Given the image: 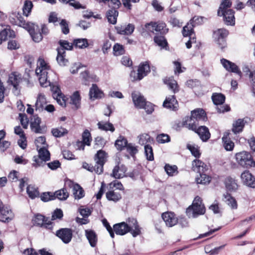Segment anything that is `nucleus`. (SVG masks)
<instances>
[{
    "label": "nucleus",
    "instance_id": "1",
    "mask_svg": "<svg viewBox=\"0 0 255 255\" xmlns=\"http://www.w3.org/2000/svg\"><path fill=\"white\" fill-rule=\"evenodd\" d=\"M113 230L118 235L123 236L130 232L133 237L140 234V228L136 219L128 218L126 222H121L114 225Z\"/></svg>",
    "mask_w": 255,
    "mask_h": 255
},
{
    "label": "nucleus",
    "instance_id": "2",
    "mask_svg": "<svg viewBox=\"0 0 255 255\" xmlns=\"http://www.w3.org/2000/svg\"><path fill=\"white\" fill-rule=\"evenodd\" d=\"M231 2L230 0H224L220 5L218 10V15L223 16L225 23L227 25H234L235 18L234 11L231 9Z\"/></svg>",
    "mask_w": 255,
    "mask_h": 255
},
{
    "label": "nucleus",
    "instance_id": "3",
    "mask_svg": "<svg viewBox=\"0 0 255 255\" xmlns=\"http://www.w3.org/2000/svg\"><path fill=\"white\" fill-rule=\"evenodd\" d=\"M50 70L49 66L42 58H39L35 73L38 77V80L40 85L43 87H47L50 85V82L47 80V74Z\"/></svg>",
    "mask_w": 255,
    "mask_h": 255
},
{
    "label": "nucleus",
    "instance_id": "4",
    "mask_svg": "<svg viewBox=\"0 0 255 255\" xmlns=\"http://www.w3.org/2000/svg\"><path fill=\"white\" fill-rule=\"evenodd\" d=\"M206 208L202 203V200L199 196H196L191 205L189 206L186 211L187 216L190 218H196L199 216L204 215Z\"/></svg>",
    "mask_w": 255,
    "mask_h": 255
},
{
    "label": "nucleus",
    "instance_id": "5",
    "mask_svg": "<svg viewBox=\"0 0 255 255\" xmlns=\"http://www.w3.org/2000/svg\"><path fill=\"white\" fill-rule=\"evenodd\" d=\"M237 162L241 166L245 168H250L255 166V162L252 158L251 155L247 151H242L236 154Z\"/></svg>",
    "mask_w": 255,
    "mask_h": 255
},
{
    "label": "nucleus",
    "instance_id": "6",
    "mask_svg": "<svg viewBox=\"0 0 255 255\" xmlns=\"http://www.w3.org/2000/svg\"><path fill=\"white\" fill-rule=\"evenodd\" d=\"M38 151V156H34L33 158V161L34 162L32 165L35 167L42 165L44 162L50 160V153L45 146H43Z\"/></svg>",
    "mask_w": 255,
    "mask_h": 255
},
{
    "label": "nucleus",
    "instance_id": "7",
    "mask_svg": "<svg viewBox=\"0 0 255 255\" xmlns=\"http://www.w3.org/2000/svg\"><path fill=\"white\" fill-rule=\"evenodd\" d=\"M228 34V31L224 28L218 29L214 32L213 37L219 47L222 49L226 46L225 38Z\"/></svg>",
    "mask_w": 255,
    "mask_h": 255
},
{
    "label": "nucleus",
    "instance_id": "8",
    "mask_svg": "<svg viewBox=\"0 0 255 255\" xmlns=\"http://www.w3.org/2000/svg\"><path fill=\"white\" fill-rule=\"evenodd\" d=\"M9 20L12 24L22 27L25 29L29 27V25H31V22H26L21 14L16 11L11 13Z\"/></svg>",
    "mask_w": 255,
    "mask_h": 255
},
{
    "label": "nucleus",
    "instance_id": "9",
    "mask_svg": "<svg viewBox=\"0 0 255 255\" xmlns=\"http://www.w3.org/2000/svg\"><path fill=\"white\" fill-rule=\"evenodd\" d=\"M14 218V214L9 207L3 205L0 200V221L8 222Z\"/></svg>",
    "mask_w": 255,
    "mask_h": 255
},
{
    "label": "nucleus",
    "instance_id": "10",
    "mask_svg": "<svg viewBox=\"0 0 255 255\" xmlns=\"http://www.w3.org/2000/svg\"><path fill=\"white\" fill-rule=\"evenodd\" d=\"M107 154L102 150H99L95 156V160L97 165V173L101 174L103 171V165L106 161Z\"/></svg>",
    "mask_w": 255,
    "mask_h": 255
},
{
    "label": "nucleus",
    "instance_id": "11",
    "mask_svg": "<svg viewBox=\"0 0 255 255\" xmlns=\"http://www.w3.org/2000/svg\"><path fill=\"white\" fill-rule=\"evenodd\" d=\"M21 82V75L16 73H11L9 75L8 83L11 84L13 87V92L15 95H17L19 94V84Z\"/></svg>",
    "mask_w": 255,
    "mask_h": 255
},
{
    "label": "nucleus",
    "instance_id": "12",
    "mask_svg": "<svg viewBox=\"0 0 255 255\" xmlns=\"http://www.w3.org/2000/svg\"><path fill=\"white\" fill-rule=\"evenodd\" d=\"M26 29L29 32L33 40L35 42H39L43 38L40 28L39 26L33 23H31V25Z\"/></svg>",
    "mask_w": 255,
    "mask_h": 255
},
{
    "label": "nucleus",
    "instance_id": "13",
    "mask_svg": "<svg viewBox=\"0 0 255 255\" xmlns=\"http://www.w3.org/2000/svg\"><path fill=\"white\" fill-rule=\"evenodd\" d=\"M162 218L166 226L172 227L178 223V219L175 214L171 212H166L162 214Z\"/></svg>",
    "mask_w": 255,
    "mask_h": 255
},
{
    "label": "nucleus",
    "instance_id": "14",
    "mask_svg": "<svg viewBox=\"0 0 255 255\" xmlns=\"http://www.w3.org/2000/svg\"><path fill=\"white\" fill-rule=\"evenodd\" d=\"M56 236L65 244L69 243L72 239L73 234L71 229L63 228L56 232Z\"/></svg>",
    "mask_w": 255,
    "mask_h": 255
},
{
    "label": "nucleus",
    "instance_id": "15",
    "mask_svg": "<svg viewBox=\"0 0 255 255\" xmlns=\"http://www.w3.org/2000/svg\"><path fill=\"white\" fill-rule=\"evenodd\" d=\"M66 184L72 189L73 194L75 199H80L84 196V191L82 188L78 184L71 180L66 182Z\"/></svg>",
    "mask_w": 255,
    "mask_h": 255
},
{
    "label": "nucleus",
    "instance_id": "16",
    "mask_svg": "<svg viewBox=\"0 0 255 255\" xmlns=\"http://www.w3.org/2000/svg\"><path fill=\"white\" fill-rule=\"evenodd\" d=\"M241 178L244 184L251 188H255V177L248 170L243 172Z\"/></svg>",
    "mask_w": 255,
    "mask_h": 255
},
{
    "label": "nucleus",
    "instance_id": "17",
    "mask_svg": "<svg viewBox=\"0 0 255 255\" xmlns=\"http://www.w3.org/2000/svg\"><path fill=\"white\" fill-rule=\"evenodd\" d=\"M221 62L223 67L228 71L235 73L238 74L240 77L242 76V73L238 67L234 63L225 59H221Z\"/></svg>",
    "mask_w": 255,
    "mask_h": 255
},
{
    "label": "nucleus",
    "instance_id": "18",
    "mask_svg": "<svg viewBox=\"0 0 255 255\" xmlns=\"http://www.w3.org/2000/svg\"><path fill=\"white\" fill-rule=\"evenodd\" d=\"M132 99L135 107L138 109H142L145 105V99L138 92L134 91L132 94Z\"/></svg>",
    "mask_w": 255,
    "mask_h": 255
},
{
    "label": "nucleus",
    "instance_id": "19",
    "mask_svg": "<svg viewBox=\"0 0 255 255\" xmlns=\"http://www.w3.org/2000/svg\"><path fill=\"white\" fill-rule=\"evenodd\" d=\"M163 107L171 110L176 111L178 109V104L174 95L167 97L163 103Z\"/></svg>",
    "mask_w": 255,
    "mask_h": 255
},
{
    "label": "nucleus",
    "instance_id": "20",
    "mask_svg": "<svg viewBox=\"0 0 255 255\" xmlns=\"http://www.w3.org/2000/svg\"><path fill=\"white\" fill-rule=\"evenodd\" d=\"M127 167L123 164H118L113 170L112 176L115 178L120 179L126 176Z\"/></svg>",
    "mask_w": 255,
    "mask_h": 255
},
{
    "label": "nucleus",
    "instance_id": "21",
    "mask_svg": "<svg viewBox=\"0 0 255 255\" xmlns=\"http://www.w3.org/2000/svg\"><path fill=\"white\" fill-rule=\"evenodd\" d=\"M199 136L203 141H207L210 137L211 134L209 129L205 126H200L194 130Z\"/></svg>",
    "mask_w": 255,
    "mask_h": 255
},
{
    "label": "nucleus",
    "instance_id": "22",
    "mask_svg": "<svg viewBox=\"0 0 255 255\" xmlns=\"http://www.w3.org/2000/svg\"><path fill=\"white\" fill-rule=\"evenodd\" d=\"M40 119L36 115L33 116L31 119L30 128L32 131L35 133H42L43 130L40 126Z\"/></svg>",
    "mask_w": 255,
    "mask_h": 255
},
{
    "label": "nucleus",
    "instance_id": "23",
    "mask_svg": "<svg viewBox=\"0 0 255 255\" xmlns=\"http://www.w3.org/2000/svg\"><path fill=\"white\" fill-rule=\"evenodd\" d=\"M192 169L197 173H204L208 169L207 166L202 161L195 159L192 162Z\"/></svg>",
    "mask_w": 255,
    "mask_h": 255
},
{
    "label": "nucleus",
    "instance_id": "24",
    "mask_svg": "<svg viewBox=\"0 0 255 255\" xmlns=\"http://www.w3.org/2000/svg\"><path fill=\"white\" fill-rule=\"evenodd\" d=\"M117 32L120 34L130 35L134 31V26L132 24L123 25L116 27Z\"/></svg>",
    "mask_w": 255,
    "mask_h": 255
},
{
    "label": "nucleus",
    "instance_id": "25",
    "mask_svg": "<svg viewBox=\"0 0 255 255\" xmlns=\"http://www.w3.org/2000/svg\"><path fill=\"white\" fill-rule=\"evenodd\" d=\"M0 44L5 40L7 37H13L15 34L14 31L11 30L9 26H5L3 29H0Z\"/></svg>",
    "mask_w": 255,
    "mask_h": 255
},
{
    "label": "nucleus",
    "instance_id": "26",
    "mask_svg": "<svg viewBox=\"0 0 255 255\" xmlns=\"http://www.w3.org/2000/svg\"><path fill=\"white\" fill-rule=\"evenodd\" d=\"M89 96L91 99L94 100L102 98L104 94L96 84H93L90 89Z\"/></svg>",
    "mask_w": 255,
    "mask_h": 255
},
{
    "label": "nucleus",
    "instance_id": "27",
    "mask_svg": "<svg viewBox=\"0 0 255 255\" xmlns=\"http://www.w3.org/2000/svg\"><path fill=\"white\" fill-rule=\"evenodd\" d=\"M33 222L35 225L41 227L43 226L48 229L51 228V222L46 223V221L45 220L44 217L41 215H36L33 219Z\"/></svg>",
    "mask_w": 255,
    "mask_h": 255
},
{
    "label": "nucleus",
    "instance_id": "28",
    "mask_svg": "<svg viewBox=\"0 0 255 255\" xmlns=\"http://www.w3.org/2000/svg\"><path fill=\"white\" fill-rule=\"evenodd\" d=\"M229 132H225L222 137L223 146L226 150L231 151L234 147V143L231 140Z\"/></svg>",
    "mask_w": 255,
    "mask_h": 255
},
{
    "label": "nucleus",
    "instance_id": "29",
    "mask_svg": "<svg viewBox=\"0 0 255 255\" xmlns=\"http://www.w3.org/2000/svg\"><path fill=\"white\" fill-rule=\"evenodd\" d=\"M85 236L91 246L95 247L97 245L98 241L97 236L95 232L92 230H86Z\"/></svg>",
    "mask_w": 255,
    "mask_h": 255
},
{
    "label": "nucleus",
    "instance_id": "30",
    "mask_svg": "<svg viewBox=\"0 0 255 255\" xmlns=\"http://www.w3.org/2000/svg\"><path fill=\"white\" fill-rule=\"evenodd\" d=\"M53 97L60 106L62 107H65L66 106L65 97L62 95L60 89L58 87L55 88L53 94Z\"/></svg>",
    "mask_w": 255,
    "mask_h": 255
},
{
    "label": "nucleus",
    "instance_id": "31",
    "mask_svg": "<svg viewBox=\"0 0 255 255\" xmlns=\"http://www.w3.org/2000/svg\"><path fill=\"white\" fill-rule=\"evenodd\" d=\"M138 71L139 74V79H142L144 77L146 76L150 71L148 62H145L141 63L138 66Z\"/></svg>",
    "mask_w": 255,
    "mask_h": 255
},
{
    "label": "nucleus",
    "instance_id": "32",
    "mask_svg": "<svg viewBox=\"0 0 255 255\" xmlns=\"http://www.w3.org/2000/svg\"><path fill=\"white\" fill-rule=\"evenodd\" d=\"M227 189L230 191H235L238 188L236 180L231 177H227L225 181Z\"/></svg>",
    "mask_w": 255,
    "mask_h": 255
},
{
    "label": "nucleus",
    "instance_id": "33",
    "mask_svg": "<svg viewBox=\"0 0 255 255\" xmlns=\"http://www.w3.org/2000/svg\"><path fill=\"white\" fill-rule=\"evenodd\" d=\"M192 117L196 121H204L206 119V116L205 111L203 109H197L191 112Z\"/></svg>",
    "mask_w": 255,
    "mask_h": 255
},
{
    "label": "nucleus",
    "instance_id": "34",
    "mask_svg": "<svg viewBox=\"0 0 255 255\" xmlns=\"http://www.w3.org/2000/svg\"><path fill=\"white\" fill-rule=\"evenodd\" d=\"M82 138L83 142H79L78 144H80L79 149H82L83 150L84 149V144L90 145V142L92 140L91 133L88 129L85 130L83 132L82 134Z\"/></svg>",
    "mask_w": 255,
    "mask_h": 255
},
{
    "label": "nucleus",
    "instance_id": "35",
    "mask_svg": "<svg viewBox=\"0 0 255 255\" xmlns=\"http://www.w3.org/2000/svg\"><path fill=\"white\" fill-rule=\"evenodd\" d=\"M138 143L142 145H150L153 142V139L147 133H142L138 136Z\"/></svg>",
    "mask_w": 255,
    "mask_h": 255
},
{
    "label": "nucleus",
    "instance_id": "36",
    "mask_svg": "<svg viewBox=\"0 0 255 255\" xmlns=\"http://www.w3.org/2000/svg\"><path fill=\"white\" fill-rule=\"evenodd\" d=\"M164 82L174 93H176L179 91L177 83L172 77L165 78L164 80Z\"/></svg>",
    "mask_w": 255,
    "mask_h": 255
},
{
    "label": "nucleus",
    "instance_id": "37",
    "mask_svg": "<svg viewBox=\"0 0 255 255\" xmlns=\"http://www.w3.org/2000/svg\"><path fill=\"white\" fill-rule=\"evenodd\" d=\"M194 25L192 23H188L186 25L183 27L182 30L183 35L185 36H189V38L192 39L193 40L195 39L194 34L193 32Z\"/></svg>",
    "mask_w": 255,
    "mask_h": 255
},
{
    "label": "nucleus",
    "instance_id": "38",
    "mask_svg": "<svg viewBox=\"0 0 255 255\" xmlns=\"http://www.w3.org/2000/svg\"><path fill=\"white\" fill-rule=\"evenodd\" d=\"M245 126V122L243 119H238L233 123L232 131L235 133H238L242 131Z\"/></svg>",
    "mask_w": 255,
    "mask_h": 255
},
{
    "label": "nucleus",
    "instance_id": "39",
    "mask_svg": "<svg viewBox=\"0 0 255 255\" xmlns=\"http://www.w3.org/2000/svg\"><path fill=\"white\" fill-rule=\"evenodd\" d=\"M46 100L45 96L43 94H39L35 104L36 110L41 111L46 105Z\"/></svg>",
    "mask_w": 255,
    "mask_h": 255
},
{
    "label": "nucleus",
    "instance_id": "40",
    "mask_svg": "<svg viewBox=\"0 0 255 255\" xmlns=\"http://www.w3.org/2000/svg\"><path fill=\"white\" fill-rule=\"evenodd\" d=\"M196 120L192 117V116L189 117H187L185 118V120L183 121V125L189 129L193 131L196 129Z\"/></svg>",
    "mask_w": 255,
    "mask_h": 255
},
{
    "label": "nucleus",
    "instance_id": "41",
    "mask_svg": "<svg viewBox=\"0 0 255 255\" xmlns=\"http://www.w3.org/2000/svg\"><path fill=\"white\" fill-rule=\"evenodd\" d=\"M118 16V12L116 9L113 8L110 9L107 12V17L108 21L113 24L116 23Z\"/></svg>",
    "mask_w": 255,
    "mask_h": 255
},
{
    "label": "nucleus",
    "instance_id": "42",
    "mask_svg": "<svg viewBox=\"0 0 255 255\" xmlns=\"http://www.w3.org/2000/svg\"><path fill=\"white\" fill-rule=\"evenodd\" d=\"M57 61L59 64L61 66H65L66 63L68 62L67 59L65 58V51L64 50L63 48H58L57 49Z\"/></svg>",
    "mask_w": 255,
    "mask_h": 255
},
{
    "label": "nucleus",
    "instance_id": "43",
    "mask_svg": "<svg viewBox=\"0 0 255 255\" xmlns=\"http://www.w3.org/2000/svg\"><path fill=\"white\" fill-rule=\"evenodd\" d=\"M81 98L78 91L75 92L71 96L70 104L73 105L76 110L79 108L80 106Z\"/></svg>",
    "mask_w": 255,
    "mask_h": 255
},
{
    "label": "nucleus",
    "instance_id": "44",
    "mask_svg": "<svg viewBox=\"0 0 255 255\" xmlns=\"http://www.w3.org/2000/svg\"><path fill=\"white\" fill-rule=\"evenodd\" d=\"M224 197L225 201L232 209L235 210L237 209L238 204L234 197H232L230 194L225 195Z\"/></svg>",
    "mask_w": 255,
    "mask_h": 255
},
{
    "label": "nucleus",
    "instance_id": "45",
    "mask_svg": "<svg viewBox=\"0 0 255 255\" xmlns=\"http://www.w3.org/2000/svg\"><path fill=\"white\" fill-rule=\"evenodd\" d=\"M164 170L167 174L169 176H173L178 173V168L176 165L166 164L164 166Z\"/></svg>",
    "mask_w": 255,
    "mask_h": 255
},
{
    "label": "nucleus",
    "instance_id": "46",
    "mask_svg": "<svg viewBox=\"0 0 255 255\" xmlns=\"http://www.w3.org/2000/svg\"><path fill=\"white\" fill-rule=\"evenodd\" d=\"M53 195L54 199L57 198L60 200H65L68 197L69 193L66 189L63 188L56 191Z\"/></svg>",
    "mask_w": 255,
    "mask_h": 255
},
{
    "label": "nucleus",
    "instance_id": "47",
    "mask_svg": "<svg viewBox=\"0 0 255 255\" xmlns=\"http://www.w3.org/2000/svg\"><path fill=\"white\" fill-rule=\"evenodd\" d=\"M212 101L215 105H222L225 100V97L224 95L220 93H215L212 95Z\"/></svg>",
    "mask_w": 255,
    "mask_h": 255
},
{
    "label": "nucleus",
    "instance_id": "48",
    "mask_svg": "<svg viewBox=\"0 0 255 255\" xmlns=\"http://www.w3.org/2000/svg\"><path fill=\"white\" fill-rule=\"evenodd\" d=\"M106 197L110 201L117 202L121 198L122 196L119 192H115L114 191H109L106 193Z\"/></svg>",
    "mask_w": 255,
    "mask_h": 255
},
{
    "label": "nucleus",
    "instance_id": "49",
    "mask_svg": "<svg viewBox=\"0 0 255 255\" xmlns=\"http://www.w3.org/2000/svg\"><path fill=\"white\" fill-rule=\"evenodd\" d=\"M27 193L29 197L31 199H34L39 196V193L37 188L33 185H29L26 188Z\"/></svg>",
    "mask_w": 255,
    "mask_h": 255
},
{
    "label": "nucleus",
    "instance_id": "50",
    "mask_svg": "<svg viewBox=\"0 0 255 255\" xmlns=\"http://www.w3.org/2000/svg\"><path fill=\"white\" fill-rule=\"evenodd\" d=\"M98 128L101 130L105 131L110 130L113 132L115 130V128L112 124L110 123H104L100 122L98 123Z\"/></svg>",
    "mask_w": 255,
    "mask_h": 255
},
{
    "label": "nucleus",
    "instance_id": "51",
    "mask_svg": "<svg viewBox=\"0 0 255 255\" xmlns=\"http://www.w3.org/2000/svg\"><path fill=\"white\" fill-rule=\"evenodd\" d=\"M197 184H206L210 182V177L203 173H200L199 176L196 178Z\"/></svg>",
    "mask_w": 255,
    "mask_h": 255
},
{
    "label": "nucleus",
    "instance_id": "52",
    "mask_svg": "<svg viewBox=\"0 0 255 255\" xmlns=\"http://www.w3.org/2000/svg\"><path fill=\"white\" fill-rule=\"evenodd\" d=\"M51 132L53 136L56 137H60L68 133V130L62 127H59L53 128Z\"/></svg>",
    "mask_w": 255,
    "mask_h": 255
},
{
    "label": "nucleus",
    "instance_id": "53",
    "mask_svg": "<svg viewBox=\"0 0 255 255\" xmlns=\"http://www.w3.org/2000/svg\"><path fill=\"white\" fill-rule=\"evenodd\" d=\"M81 77L82 79L83 82L85 85H88L90 82H92L96 78L94 75H90L87 71H84L81 73Z\"/></svg>",
    "mask_w": 255,
    "mask_h": 255
},
{
    "label": "nucleus",
    "instance_id": "54",
    "mask_svg": "<svg viewBox=\"0 0 255 255\" xmlns=\"http://www.w3.org/2000/svg\"><path fill=\"white\" fill-rule=\"evenodd\" d=\"M74 44L76 47L81 49L86 48L89 45L87 39L86 38L75 39L74 41Z\"/></svg>",
    "mask_w": 255,
    "mask_h": 255
},
{
    "label": "nucleus",
    "instance_id": "55",
    "mask_svg": "<svg viewBox=\"0 0 255 255\" xmlns=\"http://www.w3.org/2000/svg\"><path fill=\"white\" fill-rule=\"evenodd\" d=\"M127 140L124 137L120 136L116 141L115 146L118 150H122L127 145Z\"/></svg>",
    "mask_w": 255,
    "mask_h": 255
},
{
    "label": "nucleus",
    "instance_id": "56",
    "mask_svg": "<svg viewBox=\"0 0 255 255\" xmlns=\"http://www.w3.org/2000/svg\"><path fill=\"white\" fill-rule=\"evenodd\" d=\"M154 41L157 45L162 48L165 47L167 44V42L165 37L161 35L155 36L154 38Z\"/></svg>",
    "mask_w": 255,
    "mask_h": 255
},
{
    "label": "nucleus",
    "instance_id": "57",
    "mask_svg": "<svg viewBox=\"0 0 255 255\" xmlns=\"http://www.w3.org/2000/svg\"><path fill=\"white\" fill-rule=\"evenodd\" d=\"M144 153L148 160L152 161L154 159L152 148L150 145L144 146Z\"/></svg>",
    "mask_w": 255,
    "mask_h": 255
},
{
    "label": "nucleus",
    "instance_id": "58",
    "mask_svg": "<svg viewBox=\"0 0 255 255\" xmlns=\"http://www.w3.org/2000/svg\"><path fill=\"white\" fill-rule=\"evenodd\" d=\"M114 54L115 56H119L125 53V50L124 46L119 43H116L113 47Z\"/></svg>",
    "mask_w": 255,
    "mask_h": 255
},
{
    "label": "nucleus",
    "instance_id": "59",
    "mask_svg": "<svg viewBox=\"0 0 255 255\" xmlns=\"http://www.w3.org/2000/svg\"><path fill=\"white\" fill-rule=\"evenodd\" d=\"M187 148L190 151L194 156L195 157H200L201 153L197 145L195 144H188Z\"/></svg>",
    "mask_w": 255,
    "mask_h": 255
},
{
    "label": "nucleus",
    "instance_id": "60",
    "mask_svg": "<svg viewBox=\"0 0 255 255\" xmlns=\"http://www.w3.org/2000/svg\"><path fill=\"white\" fill-rule=\"evenodd\" d=\"M33 7V4L31 1L26 0L23 7V14L26 16H28L30 13L31 9Z\"/></svg>",
    "mask_w": 255,
    "mask_h": 255
},
{
    "label": "nucleus",
    "instance_id": "61",
    "mask_svg": "<svg viewBox=\"0 0 255 255\" xmlns=\"http://www.w3.org/2000/svg\"><path fill=\"white\" fill-rule=\"evenodd\" d=\"M156 140L159 143H165L170 141V136L165 133L158 134L156 137Z\"/></svg>",
    "mask_w": 255,
    "mask_h": 255
},
{
    "label": "nucleus",
    "instance_id": "62",
    "mask_svg": "<svg viewBox=\"0 0 255 255\" xmlns=\"http://www.w3.org/2000/svg\"><path fill=\"white\" fill-rule=\"evenodd\" d=\"M166 24L164 22H155V31L162 33L167 32L168 29L165 28Z\"/></svg>",
    "mask_w": 255,
    "mask_h": 255
},
{
    "label": "nucleus",
    "instance_id": "63",
    "mask_svg": "<svg viewBox=\"0 0 255 255\" xmlns=\"http://www.w3.org/2000/svg\"><path fill=\"white\" fill-rule=\"evenodd\" d=\"M19 118L23 128H27L28 125V120L26 115L24 114L20 113L19 114Z\"/></svg>",
    "mask_w": 255,
    "mask_h": 255
},
{
    "label": "nucleus",
    "instance_id": "64",
    "mask_svg": "<svg viewBox=\"0 0 255 255\" xmlns=\"http://www.w3.org/2000/svg\"><path fill=\"white\" fill-rule=\"evenodd\" d=\"M59 43L61 46L60 48H63L64 51L65 50H71L73 48V44L66 40H60Z\"/></svg>",
    "mask_w": 255,
    "mask_h": 255
}]
</instances>
